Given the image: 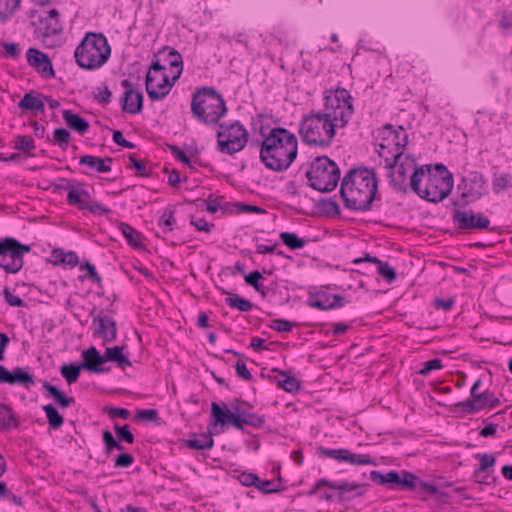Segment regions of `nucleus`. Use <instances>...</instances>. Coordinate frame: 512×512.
Masks as SVG:
<instances>
[{
    "mask_svg": "<svg viewBox=\"0 0 512 512\" xmlns=\"http://www.w3.org/2000/svg\"><path fill=\"white\" fill-rule=\"evenodd\" d=\"M324 109L304 115L300 134L312 146L331 145L337 128H344L354 114L353 98L344 88L325 91Z\"/></svg>",
    "mask_w": 512,
    "mask_h": 512,
    "instance_id": "f257e3e1",
    "label": "nucleus"
},
{
    "mask_svg": "<svg viewBox=\"0 0 512 512\" xmlns=\"http://www.w3.org/2000/svg\"><path fill=\"white\" fill-rule=\"evenodd\" d=\"M340 195L349 210H371L373 202L378 199V179L374 169H351L342 180Z\"/></svg>",
    "mask_w": 512,
    "mask_h": 512,
    "instance_id": "f03ea898",
    "label": "nucleus"
},
{
    "mask_svg": "<svg viewBox=\"0 0 512 512\" xmlns=\"http://www.w3.org/2000/svg\"><path fill=\"white\" fill-rule=\"evenodd\" d=\"M297 149L295 134L285 128L275 127L261 142L260 159L272 171H285L297 157Z\"/></svg>",
    "mask_w": 512,
    "mask_h": 512,
    "instance_id": "7ed1b4c3",
    "label": "nucleus"
},
{
    "mask_svg": "<svg viewBox=\"0 0 512 512\" xmlns=\"http://www.w3.org/2000/svg\"><path fill=\"white\" fill-rule=\"evenodd\" d=\"M412 190L422 199L438 203L444 200L453 189V177L443 164L424 165L410 175Z\"/></svg>",
    "mask_w": 512,
    "mask_h": 512,
    "instance_id": "20e7f679",
    "label": "nucleus"
},
{
    "mask_svg": "<svg viewBox=\"0 0 512 512\" xmlns=\"http://www.w3.org/2000/svg\"><path fill=\"white\" fill-rule=\"evenodd\" d=\"M191 112L195 119L205 125H216L227 113L223 96L212 87L197 89L192 96Z\"/></svg>",
    "mask_w": 512,
    "mask_h": 512,
    "instance_id": "39448f33",
    "label": "nucleus"
},
{
    "mask_svg": "<svg viewBox=\"0 0 512 512\" xmlns=\"http://www.w3.org/2000/svg\"><path fill=\"white\" fill-rule=\"evenodd\" d=\"M111 47L102 33L88 32L76 47V63L85 70H96L109 59Z\"/></svg>",
    "mask_w": 512,
    "mask_h": 512,
    "instance_id": "423d86ee",
    "label": "nucleus"
},
{
    "mask_svg": "<svg viewBox=\"0 0 512 512\" xmlns=\"http://www.w3.org/2000/svg\"><path fill=\"white\" fill-rule=\"evenodd\" d=\"M309 185L319 192L333 191L340 180V169L327 156L317 157L306 172Z\"/></svg>",
    "mask_w": 512,
    "mask_h": 512,
    "instance_id": "0eeeda50",
    "label": "nucleus"
},
{
    "mask_svg": "<svg viewBox=\"0 0 512 512\" xmlns=\"http://www.w3.org/2000/svg\"><path fill=\"white\" fill-rule=\"evenodd\" d=\"M59 189L67 191V203L77 207L79 210H87L93 215H106L112 210L103 204L92 199L84 183L68 180L65 185H59Z\"/></svg>",
    "mask_w": 512,
    "mask_h": 512,
    "instance_id": "6e6552de",
    "label": "nucleus"
},
{
    "mask_svg": "<svg viewBox=\"0 0 512 512\" xmlns=\"http://www.w3.org/2000/svg\"><path fill=\"white\" fill-rule=\"evenodd\" d=\"M166 66L160 59H153L146 75V92L153 101L164 99L170 92L176 81L170 78L166 72Z\"/></svg>",
    "mask_w": 512,
    "mask_h": 512,
    "instance_id": "1a4fd4ad",
    "label": "nucleus"
},
{
    "mask_svg": "<svg viewBox=\"0 0 512 512\" xmlns=\"http://www.w3.org/2000/svg\"><path fill=\"white\" fill-rule=\"evenodd\" d=\"M247 142L248 132L239 121L229 125L220 124V130L217 133V145L221 153L233 155L243 150Z\"/></svg>",
    "mask_w": 512,
    "mask_h": 512,
    "instance_id": "9d476101",
    "label": "nucleus"
},
{
    "mask_svg": "<svg viewBox=\"0 0 512 512\" xmlns=\"http://www.w3.org/2000/svg\"><path fill=\"white\" fill-rule=\"evenodd\" d=\"M30 250L29 245L22 244L14 238H6L0 242V267L7 273L19 272L24 264L23 256Z\"/></svg>",
    "mask_w": 512,
    "mask_h": 512,
    "instance_id": "9b49d317",
    "label": "nucleus"
},
{
    "mask_svg": "<svg viewBox=\"0 0 512 512\" xmlns=\"http://www.w3.org/2000/svg\"><path fill=\"white\" fill-rule=\"evenodd\" d=\"M384 158L386 168L389 169L391 185L395 190L405 192L407 190L408 174L411 173L412 175L415 170H419L415 158L413 156H402L401 158L395 156L389 158L387 156Z\"/></svg>",
    "mask_w": 512,
    "mask_h": 512,
    "instance_id": "f8f14e48",
    "label": "nucleus"
},
{
    "mask_svg": "<svg viewBox=\"0 0 512 512\" xmlns=\"http://www.w3.org/2000/svg\"><path fill=\"white\" fill-rule=\"evenodd\" d=\"M383 130L386 136L383 137L382 142L379 144V155L381 157L391 155L396 158H401L408 144V134L406 130L402 126L394 128L391 124L385 125Z\"/></svg>",
    "mask_w": 512,
    "mask_h": 512,
    "instance_id": "ddd939ff",
    "label": "nucleus"
},
{
    "mask_svg": "<svg viewBox=\"0 0 512 512\" xmlns=\"http://www.w3.org/2000/svg\"><path fill=\"white\" fill-rule=\"evenodd\" d=\"M322 486L338 491V500L341 502L350 501L353 498L361 497L365 493L367 484L348 483V482H331L327 479L318 480L314 486L308 491V496L316 495Z\"/></svg>",
    "mask_w": 512,
    "mask_h": 512,
    "instance_id": "4468645a",
    "label": "nucleus"
},
{
    "mask_svg": "<svg viewBox=\"0 0 512 512\" xmlns=\"http://www.w3.org/2000/svg\"><path fill=\"white\" fill-rule=\"evenodd\" d=\"M453 222L459 230L487 229L490 228V220L482 213H475L473 210H456L453 213Z\"/></svg>",
    "mask_w": 512,
    "mask_h": 512,
    "instance_id": "2eb2a0df",
    "label": "nucleus"
},
{
    "mask_svg": "<svg viewBox=\"0 0 512 512\" xmlns=\"http://www.w3.org/2000/svg\"><path fill=\"white\" fill-rule=\"evenodd\" d=\"M83 359L80 364L69 363L61 366L60 373L69 385L77 382L82 369L94 373H102L105 370L96 365L95 357L83 356Z\"/></svg>",
    "mask_w": 512,
    "mask_h": 512,
    "instance_id": "dca6fc26",
    "label": "nucleus"
},
{
    "mask_svg": "<svg viewBox=\"0 0 512 512\" xmlns=\"http://www.w3.org/2000/svg\"><path fill=\"white\" fill-rule=\"evenodd\" d=\"M121 85L125 88L122 98V110L130 114H139L143 110V93L134 88V85L127 79L122 80Z\"/></svg>",
    "mask_w": 512,
    "mask_h": 512,
    "instance_id": "f3484780",
    "label": "nucleus"
},
{
    "mask_svg": "<svg viewBox=\"0 0 512 512\" xmlns=\"http://www.w3.org/2000/svg\"><path fill=\"white\" fill-rule=\"evenodd\" d=\"M343 296L330 294L326 291H319L309 295L308 304L320 310H330L343 307L346 303Z\"/></svg>",
    "mask_w": 512,
    "mask_h": 512,
    "instance_id": "a211bd4d",
    "label": "nucleus"
},
{
    "mask_svg": "<svg viewBox=\"0 0 512 512\" xmlns=\"http://www.w3.org/2000/svg\"><path fill=\"white\" fill-rule=\"evenodd\" d=\"M465 191L462 192L463 198H471L475 201L480 199L486 193V179L480 172H471L469 177L463 180Z\"/></svg>",
    "mask_w": 512,
    "mask_h": 512,
    "instance_id": "6ab92c4d",
    "label": "nucleus"
},
{
    "mask_svg": "<svg viewBox=\"0 0 512 512\" xmlns=\"http://www.w3.org/2000/svg\"><path fill=\"white\" fill-rule=\"evenodd\" d=\"M27 62L38 73L46 78L54 77L52 63L47 54L36 48H29L27 51Z\"/></svg>",
    "mask_w": 512,
    "mask_h": 512,
    "instance_id": "aec40b11",
    "label": "nucleus"
},
{
    "mask_svg": "<svg viewBox=\"0 0 512 512\" xmlns=\"http://www.w3.org/2000/svg\"><path fill=\"white\" fill-rule=\"evenodd\" d=\"M153 59H160L161 62L167 63L171 68L177 69L173 75V81H177L180 78L183 72V59L176 49L164 46L154 55Z\"/></svg>",
    "mask_w": 512,
    "mask_h": 512,
    "instance_id": "412c9836",
    "label": "nucleus"
},
{
    "mask_svg": "<svg viewBox=\"0 0 512 512\" xmlns=\"http://www.w3.org/2000/svg\"><path fill=\"white\" fill-rule=\"evenodd\" d=\"M82 356L95 357L96 365L98 367H102L103 369H107L102 373H106L111 370V366H106L107 362L116 363L117 366L122 370H125L126 367L131 366V362L126 354H82Z\"/></svg>",
    "mask_w": 512,
    "mask_h": 512,
    "instance_id": "4be33fe9",
    "label": "nucleus"
},
{
    "mask_svg": "<svg viewBox=\"0 0 512 512\" xmlns=\"http://www.w3.org/2000/svg\"><path fill=\"white\" fill-rule=\"evenodd\" d=\"M270 378L286 392L295 394L301 389V382L287 371L273 369Z\"/></svg>",
    "mask_w": 512,
    "mask_h": 512,
    "instance_id": "5701e85b",
    "label": "nucleus"
},
{
    "mask_svg": "<svg viewBox=\"0 0 512 512\" xmlns=\"http://www.w3.org/2000/svg\"><path fill=\"white\" fill-rule=\"evenodd\" d=\"M95 326V334L103 339V341H112L116 337V324L109 317L97 316L93 320Z\"/></svg>",
    "mask_w": 512,
    "mask_h": 512,
    "instance_id": "b1692460",
    "label": "nucleus"
},
{
    "mask_svg": "<svg viewBox=\"0 0 512 512\" xmlns=\"http://www.w3.org/2000/svg\"><path fill=\"white\" fill-rule=\"evenodd\" d=\"M362 262H370L377 264L378 273L388 282L393 283L397 278L396 270L387 262H382L375 256H371L366 254L365 257L357 258L353 261L355 264H360Z\"/></svg>",
    "mask_w": 512,
    "mask_h": 512,
    "instance_id": "393cba45",
    "label": "nucleus"
},
{
    "mask_svg": "<svg viewBox=\"0 0 512 512\" xmlns=\"http://www.w3.org/2000/svg\"><path fill=\"white\" fill-rule=\"evenodd\" d=\"M113 158H101L93 155H83L79 159V163L98 173H108L112 170Z\"/></svg>",
    "mask_w": 512,
    "mask_h": 512,
    "instance_id": "a878e982",
    "label": "nucleus"
},
{
    "mask_svg": "<svg viewBox=\"0 0 512 512\" xmlns=\"http://www.w3.org/2000/svg\"><path fill=\"white\" fill-rule=\"evenodd\" d=\"M45 95L37 92H29L18 102V107L26 111H35L39 113L45 112L44 105Z\"/></svg>",
    "mask_w": 512,
    "mask_h": 512,
    "instance_id": "bb28decb",
    "label": "nucleus"
},
{
    "mask_svg": "<svg viewBox=\"0 0 512 512\" xmlns=\"http://www.w3.org/2000/svg\"><path fill=\"white\" fill-rule=\"evenodd\" d=\"M43 388L48 393L47 397L52 398L61 409L68 408L75 404V399L73 397L66 395L65 392L46 380L43 381Z\"/></svg>",
    "mask_w": 512,
    "mask_h": 512,
    "instance_id": "cd10ccee",
    "label": "nucleus"
},
{
    "mask_svg": "<svg viewBox=\"0 0 512 512\" xmlns=\"http://www.w3.org/2000/svg\"><path fill=\"white\" fill-rule=\"evenodd\" d=\"M62 115L68 127L79 134L83 135L89 130V122L78 114L73 113L71 110H64Z\"/></svg>",
    "mask_w": 512,
    "mask_h": 512,
    "instance_id": "c85d7f7f",
    "label": "nucleus"
},
{
    "mask_svg": "<svg viewBox=\"0 0 512 512\" xmlns=\"http://www.w3.org/2000/svg\"><path fill=\"white\" fill-rule=\"evenodd\" d=\"M9 384H19L26 389H30L35 384V378L32 374L21 367H16L10 372Z\"/></svg>",
    "mask_w": 512,
    "mask_h": 512,
    "instance_id": "c756f323",
    "label": "nucleus"
},
{
    "mask_svg": "<svg viewBox=\"0 0 512 512\" xmlns=\"http://www.w3.org/2000/svg\"><path fill=\"white\" fill-rule=\"evenodd\" d=\"M235 413L227 408H222L218 403L211 404V418L214 425H226L231 422Z\"/></svg>",
    "mask_w": 512,
    "mask_h": 512,
    "instance_id": "7c9ffc66",
    "label": "nucleus"
},
{
    "mask_svg": "<svg viewBox=\"0 0 512 512\" xmlns=\"http://www.w3.org/2000/svg\"><path fill=\"white\" fill-rule=\"evenodd\" d=\"M18 427V420L12 408L6 404H0V428L8 431Z\"/></svg>",
    "mask_w": 512,
    "mask_h": 512,
    "instance_id": "2f4dec72",
    "label": "nucleus"
},
{
    "mask_svg": "<svg viewBox=\"0 0 512 512\" xmlns=\"http://www.w3.org/2000/svg\"><path fill=\"white\" fill-rule=\"evenodd\" d=\"M43 410L46 414L49 427L53 430L60 429L64 424V417L59 413L56 407L52 404L43 406Z\"/></svg>",
    "mask_w": 512,
    "mask_h": 512,
    "instance_id": "473e14b6",
    "label": "nucleus"
},
{
    "mask_svg": "<svg viewBox=\"0 0 512 512\" xmlns=\"http://www.w3.org/2000/svg\"><path fill=\"white\" fill-rule=\"evenodd\" d=\"M119 228L129 245L135 248H142L141 234L127 223H120Z\"/></svg>",
    "mask_w": 512,
    "mask_h": 512,
    "instance_id": "72a5a7b5",
    "label": "nucleus"
},
{
    "mask_svg": "<svg viewBox=\"0 0 512 512\" xmlns=\"http://www.w3.org/2000/svg\"><path fill=\"white\" fill-rule=\"evenodd\" d=\"M21 0H0V22H7L19 9Z\"/></svg>",
    "mask_w": 512,
    "mask_h": 512,
    "instance_id": "f704fd0d",
    "label": "nucleus"
},
{
    "mask_svg": "<svg viewBox=\"0 0 512 512\" xmlns=\"http://www.w3.org/2000/svg\"><path fill=\"white\" fill-rule=\"evenodd\" d=\"M186 445L195 450H209L214 445V439L211 433L202 434L200 437L186 440Z\"/></svg>",
    "mask_w": 512,
    "mask_h": 512,
    "instance_id": "c9c22d12",
    "label": "nucleus"
},
{
    "mask_svg": "<svg viewBox=\"0 0 512 512\" xmlns=\"http://www.w3.org/2000/svg\"><path fill=\"white\" fill-rule=\"evenodd\" d=\"M38 31L43 37H51L62 32V24L59 19L48 20L47 22H39Z\"/></svg>",
    "mask_w": 512,
    "mask_h": 512,
    "instance_id": "e433bc0d",
    "label": "nucleus"
},
{
    "mask_svg": "<svg viewBox=\"0 0 512 512\" xmlns=\"http://www.w3.org/2000/svg\"><path fill=\"white\" fill-rule=\"evenodd\" d=\"M476 401L478 402V404L483 406V409L496 408L501 403L500 399L498 397H496L494 392L489 389L481 392L480 395H477Z\"/></svg>",
    "mask_w": 512,
    "mask_h": 512,
    "instance_id": "4c0bfd02",
    "label": "nucleus"
},
{
    "mask_svg": "<svg viewBox=\"0 0 512 512\" xmlns=\"http://www.w3.org/2000/svg\"><path fill=\"white\" fill-rule=\"evenodd\" d=\"M281 241L288 246L291 250L302 249L306 241L299 238L297 234L291 232H281L279 235Z\"/></svg>",
    "mask_w": 512,
    "mask_h": 512,
    "instance_id": "58836bf2",
    "label": "nucleus"
},
{
    "mask_svg": "<svg viewBox=\"0 0 512 512\" xmlns=\"http://www.w3.org/2000/svg\"><path fill=\"white\" fill-rule=\"evenodd\" d=\"M480 464L474 471V477L479 478L483 473H489V469L493 468L496 463V457L493 454L479 455Z\"/></svg>",
    "mask_w": 512,
    "mask_h": 512,
    "instance_id": "ea45409f",
    "label": "nucleus"
},
{
    "mask_svg": "<svg viewBox=\"0 0 512 512\" xmlns=\"http://www.w3.org/2000/svg\"><path fill=\"white\" fill-rule=\"evenodd\" d=\"M102 439L105 446V453L107 455L111 454L113 450H124V446L120 443L121 441L116 440L111 431L104 430L102 433Z\"/></svg>",
    "mask_w": 512,
    "mask_h": 512,
    "instance_id": "a19ab883",
    "label": "nucleus"
},
{
    "mask_svg": "<svg viewBox=\"0 0 512 512\" xmlns=\"http://www.w3.org/2000/svg\"><path fill=\"white\" fill-rule=\"evenodd\" d=\"M225 302L231 307L238 309L241 312H249L253 309V304L248 299L242 298L239 295L227 297Z\"/></svg>",
    "mask_w": 512,
    "mask_h": 512,
    "instance_id": "79ce46f5",
    "label": "nucleus"
},
{
    "mask_svg": "<svg viewBox=\"0 0 512 512\" xmlns=\"http://www.w3.org/2000/svg\"><path fill=\"white\" fill-rule=\"evenodd\" d=\"M417 476L408 471H402L400 475L399 489L402 491H415Z\"/></svg>",
    "mask_w": 512,
    "mask_h": 512,
    "instance_id": "37998d69",
    "label": "nucleus"
},
{
    "mask_svg": "<svg viewBox=\"0 0 512 512\" xmlns=\"http://www.w3.org/2000/svg\"><path fill=\"white\" fill-rule=\"evenodd\" d=\"M344 462H348L353 465H376V461L371 458L368 454L358 455L347 450Z\"/></svg>",
    "mask_w": 512,
    "mask_h": 512,
    "instance_id": "c03bdc74",
    "label": "nucleus"
},
{
    "mask_svg": "<svg viewBox=\"0 0 512 512\" xmlns=\"http://www.w3.org/2000/svg\"><path fill=\"white\" fill-rule=\"evenodd\" d=\"M511 178L510 174H494L492 183L493 191L499 194L508 189L511 185Z\"/></svg>",
    "mask_w": 512,
    "mask_h": 512,
    "instance_id": "a18cd8bd",
    "label": "nucleus"
},
{
    "mask_svg": "<svg viewBox=\"0 0 512 512\" xmlns=\"http://www.w3.org/2000/svg\"><path fill=\"white\" fill-rule=\"evenodd\" d=\"M114 430L116 433V437L119 441L126 442L128 444H133L135 442V437L130 430V426L125 424L120 426L119 424L114 425Z\"/></svg>",
    "mask_w": 512,
    "mask_h": 512,
    "instance_id": "49530a36",
    "label": "nucleus"
},
{
    "mask_svg": "<svg viewBox=\"0 0 512 512\" xmlns=\"http://www.w3.org/2000/svg\"><path fill=\"white\" fill-rule=\"evenodd\" d=\"M15 149L20 150L25 153H30L35 149V142L32 137L27 135L17 136L14 144Z\"/></svg>",
    "mask_w": 512,
    "mask_h": 512,
    "instance_id": "de8ad7c7",
    "label": "nucleus"
},
{
    "mask_svg": "<svg viewBox=\"0 0 512 512\" xmlns=\"http://www.w3.org/2000/svg\"><path fill=\"white\" fill-rule=\"evenodd\" d=\"M318 451L321 457L332 458L339 462H344L346 457L345 455L347 454V449H330L319 447Z\"/></svg>",
    "mask_w": 512,
    "mask_h": 512,
    "instance_id": "09e8293b",
    "label": "nucleus"
},
{
    "mask_svg": "<svg viewBox=\"0 0 512 512\" xmlns=\"http://www.w3.org/2000/svg\"><path fill=\"white\" fill-rule=\"evenodd\" d=\"M54 142L61 148L65 149L71 141V134L65 128H57L53 133Z\"/></svg>",
    "mask_w": 512,
    "mask_h": 512,
    "instance_id": "8fccbe9b",
    "label": "nucleus"
},
{
    "mask_svg": "<svg viewBox=\"0 0 512 512\" xmlns=\"http://www.w3.org/2000/svg\"><path fill=\"white\" fill-rule=\"evenodd\" d=\"M442 367H443L442 360L439 358H435V359L429 360L427 362H424L422 364V368L420 370H418L417 373L419 375L427 377L431 374V372H433L435 370H439Z\"/></svg>",
    "mask_w": 512,
    "mask_h": 512,
    "instance_id": "3c124183",
    "label": "nucleus"
},
{
    "mask_svg": "<svg viewBox=\"0 0 512 512\" xmlns=\"http://www.w3.org/2000/svg\"><path fill=\"white\" fill-rule=\"evenodd\" d=\"M241 416L244 417V420L247 425L252 426L254 428H261L265 423V419L263 416H260L255 413H249L246 410L241 409Z\"/></svg>",
    "mask_w": 512,
    "mask_h": 512,
    "instance_id": "603ef678",
    "label": "nucleus"
},
{
    "mask_svg": "<svg viewBox=\"0 0 512 512\" xmlns=\"http://www.w3.org/2000/svg\"><path fill=\"white\" fill-rule=\"evenodd\" d=\"M415 491L421 492V493H424V494H429V495H441V496H445L446 495L445 493L440 492L439 489L435 485L423 482L418 477H417V483H416V490Z\"/></svg>",
    "mask_w": 512,
    "mask_h": 512,
    "instance_id": "864d4df0",
    "label": "nucleus"
},
{
    "mask_svg": "<svg viewBox=\"0 0 512 512\" xmlns=\"http://www.w3.org/2000/svg\"><path fill=\"white\" fill-rule=\"evenodd\" d=\"M456 406L461 407L462 411L467 414H472L483 410V406L478 404V402L473 398L460 402Z\"/></svg>",
    "mask_w": 512,
    "mask_h": 512,
    "instance_id": "5fc2aeb1",
    "label": "nucleus"
},
{
    "mask_svg": "<svg viewBox=\"0 0 512 512\" xmlns=\"http://www.w3.org/2000/svg\"><path fill=\"white\" fill-rule=\"evenodd\" d=\"M261 279H263V276L258 270L252 271L245 276L246 283L252 286L258 292H263V285L259 282Z\"/></svg>",
    "mask_w": 512,
    "mask_h": 512,
    "instance_id": "6e6d98bb",
    "label": "nucleus"
},
{
    "mask_svg": "<svg viewBox=\"0 0 512 512\" xmlns=\"http://www.w3.org/2000/svg\"><path fill=\"white\" fill-rule=\"evenodd\" d=\"M236 374L245 381H251L253 376L243 359H238L235 364Z\"/></svg>",
    "mask_w": 512,
    "mask_h": 512,
    "instance_id": "4d7b16f0",
    "label": "nucleus"
},
{
    "mask_svg": "<svg viewBox=\"0 0 512 512\" xmlns=\"http://www.w3.org/2000/svg\"><path fill=\"white\" fill-rule=\"evenodd\" d=\"M222 200H223V197L213 198V196L210 195L208 197V199L206 200V203H207L206 210L209 213H215L219 209H224L227 212L228 209L226 207L222 206Z\"/></svg>",
    "mask_w": 512,
    "mask_h": 512,
    "instance_id": "13d9d810",
    "label": "nucleus"
},
{
    "mask_svg": "<svg viewBox=\"0 0 512 512\" xmlns=\"http://www.w3.org/2000/svg\"><path fill=\"white\" fill-rule=\"evenodd\" d=\"M80 270H86L87 273H88V278L97 283V284H100L101 283V277L100 275L98 274V272L96 271V268L93 264H91L89 261H85L84 263H82L80 265Z\"/></svg>",
    "mask_w": 512,
    "mask_h": 512,
    "instance_id": "bf43d9fd",
    "label": "nucleus"
},
{
    "mask_svg": "<svg viewBox=\"0 0 512 512\" xmlns=\"http://www.w3.org/2000/svg\"><path fill=\"white\" fill-rule=\"evenodd\" d=\"M131 168H134L137 175L141 177H148L150 173L147 171L146 164L143 161L137 160L134 155L129 156Z\"/></svg>",
    "mask_w": 512,
    "mask_h": 512,
    "instance_id": "052dcab7",
    "label": "nucleus"
},
{
    "mask_svg": "<svg viewBox=\"0 0 512 512\" xmlns=\"http://www.w3.org/2000/svg\"><path fill=\"white\" fill-rule=\"evenodd\" d=\"M232 408L235 411V415L234 417H232L233 419L231 420L230 423L238 430L244 432V426L247 424L244 420V417L241 416V409L237 404H232Z\"/></svg>",
    "mask_w": 512,
    "mask_h": 512,
    "instance_id": "680f3d73",
    "label": "nucleus"
},
{
    "mask_svg": "<svg viewBox=\"0 0 512 512\" xmlns=\"http://www.w3.org/2000/svg\"><path fill=\"white\" fill-rule=\"evenodd\" d=\"M255 487L258 488L261 492H263L265 494L275 493V492L279 491V489L276 487V484L273 480H261L259 478V481H257V484Z\"/></svg>",
    "mask_w": 512,
    "mask_h": 512,
    "instance_id": "e2e57ef3",
    "label": "nucleus"
},
{
    "mask_svg": "<svg viewBox=\"0 0 512 512\" xmlns=\"http://www.w3.org/2000/svg\"><path fill=\"white\" fill-rule=\"evenodd\" d=\"M136 418L139 421H156L159 419V414L156 409H143L138 411Z\"/></svg>",
    "mask_w": 512,
    "mask_h": 512,
    "instance_id": "0e129e2a",
    "label": "nucleus"
},
{
    "mask_svg": "<svg viewBox=\"0 0 512 512\" xmlns=\"http://www.w3.org/2000/svg\"><path fill=\"white\" fill-rule=\"evenodd\" d=\"M4 298L6 302L13 307H24L25 302L18 296L11 293L8 287H5L3 290Z\"/></svg>",
    "mask_w": 512,
    "mask_h": 512,
    "instance_id": "69168bd1",
    "label": "nucleus"
},
{
    "mask_svg": "<svg viewBox=\"0 0 512 512\" xmlns=\"http://www.w3.org/2000/svg\"><path fill=\"white\" fill-rule=\"evenodd\" d=\"M107 415L111 418H122V419H128L131 415L130 411L126 408H118V407H107L106 409Z\"/></svg>",
    "mask_w": 512,
    "mask_h": 512,
    "instance_id": "338daca9",
    "label": "nucleus"
},
{
    "mask_svg": "<svg viewBox=\"0 0 512 512\" xmlns=\"http://www.w3.org/2000/svg\"><path fill=\"white\" fill-rule=\"evenodd\" d=\"M134 457L128 453H121L115 459L114 466L116 468H128L134 463Z\"/></svg>",
    "mask_w": 512,
    "mask_h": 512,
    "instance_id": "774afa93",
    "label": "nucleus"
}]
</instances>
